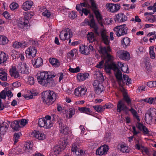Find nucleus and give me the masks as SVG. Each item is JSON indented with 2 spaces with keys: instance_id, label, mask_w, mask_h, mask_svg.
Returning <instances> with one entry per match:
<instances>
[{
  "instance_id": "f257e3e1",
  "label": "nucleus",
  "mask_w": 156,
  "mask_h": 156,
  "mask_svg": "<svg viewBox=\"0 0 156 156\" xmlns=\"http://www.w3.org/2000/svg\"><path fill=\"white\" fill-rule=\"evenodd\" d=\"M37 79L39 83L45 87H53L55 85V83L52 78L55 75H51L50 72H43L37 73Z\"/></svg>"
},
{
  "instance_id": "f03ea898",
  "label": "nucleus",
  "mask_w": 156,
  "mask_h": 156,
  "mask_svg": "<svg viewBox=\"0 0 156 156\" xmlns=\"http://www.w3.org/2000/svg\"><path fill=\"white\" fill-rule=\"evenodd\" d=\"M41 96L43 102L48 105L53 103L56 99V94L50 90L43 92Z\"/></svg>"
},
{
  "instance_id": "7ed1b4c3",
  "label": "nucleus",
  "mask_w": 156,
  "mask_h": 156,
  "mask_svg": "<svg viewBox=\"0 0 156 156\" xmlns=\"http://www.w3.org/2000/svg\"><path fill=\"white\" fill-rule=\"evenodd\" d=\"M99 74V76L98 78V80H95L93 84L95 93L98 94H100L105 90L104 86L100 83L104 81V77L102 74Z\"/></svg>"
},
{
  "instance_id": "20e7f679",
  "label": "nucleus",
  "mask_w": 156,
  "mask_h": 156,
  "mask_svg": "<svg viewBox=\"0 0 156 156\" xmlns=\"http://www.w3.org/2000/svg\"><path fill=\"white\" fill-rule=\"evenodd\" d=\"M117 111L119 113L123 111L126 114H127L130 111L135 116L137 115V113L136 111L133 108L129 109L128 107L125 105L122 100H120L118 102L117 106Z\"/></svg>"
},
{
  "instance_id": "39448f33",
  "label": "nucleus",
  "mask_w": 156,
  "mask_h": 156,
  "mask_svg": "<svg viewBox=\"0 0 156 156\" xmlns=\"http://www.w3.org/2000/svg\"><path fill=\"white\" fill-rule=\"evenodd\" d=\"M126 24L117 26L114 29V31L116 32V34L117 36L120 37L128 33V28L126 27Z\"/></svg>"
},
{
  "instance_id": "423d86ee",
  "label": "nucleus",
  "mask_w": 156,
  "mask_h": 156,
  "mask_svg": "<svg viewBox=\"0 0 156 156\" xmlns=\"http://www.w3.org/2000/svg\"><path fill=\"white\" fill-rule=\"evenodd\" d=\"M62 144H60V145L55 147L53 149V151H51L49 156H56L57 154H59L60 152L64 150L66 147L67 144L65 140Z\"/></svg>"
},
{
  "instance_id": "0eeeda50",
  "label": "nucleus",
  "mask_w": 156,
  "mask_h": 156,
  "mask_svg": "<svg viewBox=\"0 0 156 156\" xmlns=\"http://www.w3.org/2000/svg\"><path fill=\"white\" fill-rule=\"evenodd\" d=\"M26 16H25L23 21H20L18 24V26L20 28H24L25 29H27L29 21L28 19L31 18L33 16L31 14V12H27L26 14Z\"/></svg>"
},
{
  "instance_id": "6e6552de",
  "label": "nucleus",
  "mask_w": 156,
  "mask_h": 156,
  "mask_svg": "<svg viewBox=\"0 0 156 156\" xmlns=\"http://www.w3.org/2000/svg\"><path fill=\"white\" fill-rule=\"evenodd\" d=\"M116 55L120 59L128 61L130 59V54L126 51L119 50L116 52Z\"/></svg>"
},
{
  "instance_id": "1a4fd4ad",
  "label": "nucleus",
  "mask_w": 156,
  "mask_h": 156,
  "mask_svg": "<svg viewBox=\"0 0 156 156\" xmlns=\"http://www.w3.org/2000/svg\"><path fill=\"white\" fill-rule=\"evenodd\" d=\"M136 126L140 131H143L144 135H147L149 136L152 135L150 132L143 124L137 122L136 124Z\"/></svg>"
},
{
  "instance_id": "9d476101",
  "label": "nucleus",
  "mask_w": 156,
  "mask_h": 156,
  "mask_svg": "<svg viewBox=\"0 0 156 156\" xmlns=\"http://www.w3.org/2000/svg\"><path fill=\"white\" fill-rule=\"evenodd\" d=\"M105 69L106 72L108 73H111V70H113L114 71H116L118 69V67L115 63L110 64H105Z\"/></svg>"
},
{
  "instance_id": "9b49d317",
  "label": "nucleus",
  "mask_w": 156,
  "mask_h": 156,
  "mask_svg": "<svg viewBox=\"0 0 156 156\" xmlns=\"http://www.w3.org/2000/svg\"><path fill=\"white\" fill-rule=\"evenodd\" d=\"M87 91V89L84 87H78L75 90L74 94L78 97H82L85 95Z\"/></svg>"
},
{
  "instance_id": "f8f14e48",
  "label": "nucleus",
  "mask_w": 156,
  "mask_h": 156,
  "mask_svg": "<svg viewBox=\"0 0 156 156\" xmlns=\"http://www.w3.org/2000/svg\"><path fill=\"white\" fill-rule=\"evenodd\" d=\"M106 6L107 9L112 12H114L118 10L120 8L119 5L112 3L107 4Z\"/></svg>"
},
{
  "instance_id": "ddd939ff",
  "label": "nucleus",
  "mask_w": 156,
  "mask_h": 156,
  "mask_svg": "<svg viewBox=\"0 0 156 156\" xmlns=\"http://www.w3.org/2000/svg\"><path fill=\"white\" fill-rule=\"evenodd\" d=\"M127 19V17L122 13L115 15V18H114L115 22L117 23L123 22L126 21Z\"/></svg>"
},
{
  "instance_id": "4468645a",
  "label": "nucleus",
  "mask_w": 156,
  "mask_h": 156,
  "mask_svg": "<svg viewBox=\"0 0 156 156\" xmlns=\"http://www.w3.org/2000/svg\"><path fill=\"white\" fill-rule=\"evenodd\" d=\"M37 52L36 48L33 46H30L25 51L27 57L31 56L32 57H34L36 56Z\"/></svg>"
},
{
  "instance_id": "2eb2a0df",
  "label": "nucleus",
  "mask_w": 156,
  "mask_h": 156,
  "mask_svg": "<svg viewBox=\"0 0 156 156\" xmlns=\"http://www.w3.org/2000/svg\"><path fill=\"white\" fill-rule=\"evenodd\" d=\"M72 151L78 156H82L83 154V151L79 149L76 144L74 143L72 147Z\"/></svg>"
},
{
  "instance_id": "dca6fc26",
  "label": "nucleus",
  "mask_w": 156,
  "mask_h": 156,
  "mask_svg": "<svg viewBox=\"0 0 156 156\" xmlns=\"http://www.w3.org/2000/svg\"><path fill=\"white\" fill-rule=\"evenodd\" d=\"M18 69L20 72L23 74H28L29 73L28 69L27 68V65L25 63H19L18 65Z\"/></svg>"
},
{
  "instance_id": "f3484780",
  "label": "nucleus",
  "mask_w": 156,
  "mask_h": 156,
  "mask_svg": "<svg viewBox=\"0 0 156 156\" xmlns=\"http://www.w3.org/2000/svg\"><path fill=\"white\" fill-rule=\"evenodd\" d=\"M43 59L41 57H38L36 59L32 60L31 62L33 66L36 68H38L43 65Z\"/></svg>"
},
{
  "instance_id": "a211bd4d",
  "label": "nucleus",
  "mask_w": 156,
  "mask_h": 156,
  "mask_svg": "<svg viewBox=\"0 0 156 156\" xmlns=\"http://www.w3.org/2000/svg\"><path fill=\"white\" fill-rule=\"evenodd\" d=\"M108 150V148L107 147L101 146L96 150V154L97 155H99L105 154Z\"/></svg>"
},
{
  "instance_id": "6ab92c4d",
  "label": "nucleus",
  "mask_w": 156,
  "mask_h": 156,
  "mask_svg": "<svg viewBox=\"0 0 156 156\" xmlns=\"http://www.w3.org/2000/svg\"><path fill=\"white\" fill-rule=\"evenodd\" d=\"M6 97V93L5 90L2 91L0 93V110H3L5 106L2 104L1 99H5Z\"/></svg>"
},
{
  "instance_id": "aec40b11",
  "label": "nucleus",
  "mask_w": 156,
  "mask_h": 156,
  "mask_svg": "<svg viewBox=\"0 0 156 156\" xmlns=\"http://www.w3.org/2000/svg\"><path fill=\"white\" fill-rule=\"evenodd\" d=\"M97 9H92L93 11L94 12L96 15V17L97 19L98 23L100 25L101 27H103V25L102 23V17L101 16V14L97 10Z\"/></svg>"
},
{
  "instance_id": "412c9836",
  "label": "nucleus",
  "mask_w": 156,
  "mask_h": 156,
  "mask_svg": "<svg viewBox=\"0 0 156 156\" xmlns=\"http://www.w3.org/2000/svg\"><path fill=\"white\" fill-rule=\"evenodd\" d=\"M33 135L35 137L40 140H43L45 138V135L39 131H34L33 133Z\"/></svg>"
},
{
  "instance_id": "4be33fe9",
  "label": "nucleus",
  "mask_w": 156,
  "mask_h": 156,
  "mask_svg": "<svg viewBox=\"0 0 156 156\" xmlns=\"http://www.w3.org/2000/svg\"><path fill=\"white\" fill-rule=\"evenodd\" d=\"M89 75L88 73H79L77 75V77L79 81H84L88 78Z\"/></svg>"
},
{
  "instance_id": "5701e85b",
  "label": "nucleus",
  "mask_w": 156,
  "mask_h": 156,
  "mask_svg": "<svg viewBox=\"0 0 156 156\" xmlns=\"http://www.w3.org/2000/svg\"><path fill=\"white\" fill-rule=\"evenodd\" d=\"M33 2L30 1H27L23 3L22 5V8L25 11L29 10L33 5Z\"/></svg>"
},
{
  "instance_id": "b1692460",
  "label": "nucleus",
  "mask_w": 156,
  "mask_h": 156,
  "mask_svg": "<svg viewBox=\"0 0 156 156\" xmlns=\"http://www.w3.org/2000/svg\"><path fill=\"white\" fill-rule=\"evenodd\" d=\"M9 72L10 73L11 76H13L15 78H18L20 76L19 73L15 67H12L10 69Z\"/></svg>"
},
{
  "instance_id": "393cba45",
  "label": "nucleus",
  "mask_w": 156,
  "mask_h": 156,
  "mask_svg": "<svg viewBox=\"0 0 156 156\" xmlns=\"http://www.w3.org/2000/svg\"><path fill=\"white\" fill-rule=\"evenodd\" d=\"M50 63L55 67H58L60 65V63L57 59L50 58L49 60Z\"/></svg>"
},
{
  "instance_id": "a878e982",
  "label": "nucleus",
  "mask_w": 156,
  "mask_h": 156,
  "mask_svg": "<svg viewBox=\"0 0 156 156\" xmlns=\"http://www.w3.org/2000/svg\"><path fill=\"white\" fill-rule=\"evenodd\" d=\"M117 72L115 74V76L116 79L118 80V82L119 84H120L121 81L122 80V72L119 70L118 67V69L116 70Z\"/></svg>"
},
{
  "instance_id": "bb28decb",
  "label": "nucleus",
  "mask_w": 156,
  "mask_h": 156,
  "mask_svg": "<svg viewBox=\"0 0 156 156\" xmlns=\"http://www.w3.org/2000/svg\"><path fill=\"white\" fill-rule=\"evenodd\" d=\"M80 53L83 54L88 55L89 54V49L87 46H81L80 47Z\"/></svg>"
},
{
  "instance_id": "cd10ccee",
  "label": "nucleus",
  "mask_w": 156,
  "mask_h": 156,
  "mask_svg": "<svg viewBox=\"0 0 156 156\" xmlns=\"http://www.w3.org/2000/svg\"><path fill=\"white\" fill-rule=\"evenodd\" d=\"M20 121L15 120L13 121L11 124V126L12 129L16 131L19 130V128H20L19 125Z\"/></svg>"
},
{
  "instance_id": "c85d7f7f",
  "label": "nucleus",
  "mask_w": 156,
  "mask_h": 156,
  "mask_svg": "<svg viewBox=\"0 0 156 156\" xmlns=\"http://www.w3.org/2000/svg\"><path fill=\"white\" fill-rule=\"evenodd\" d=\"M32 144H31L30 142L29 141L26 143L24 144V149L27 152H30L32 149Z\"/></svg>"
},
{
  "instance_id": "c756f323",
  "label": "nucleus",
  "mask_w": 156,
  "mask_h": 156,
  "mask_svg": "<svg viewBox=\"0 0 156 156\" xmlns=\"http://www.w3.org/2000/svg\"><path fill=\"white\" fill-rule=\"evenodd\" d=\"M79 110L81 112L89 115H91L92 112L91 111L90 108L85 107H79Z\"/></svg>"
},
{
  "instance_id": "7c9ffc66",
  "label": "nucleus",
  "mask_w": 156,
  "mask_h": 156,
  "mask_svg": "<svg viewBox=\"0 0 156 156\" xmlns=\"http://www.w3.org/2000/svg\"><path fill=\"white\" fill-rule=\"evenodd\" d=\"M60 131L61 133L65 135H67L68 133L69 128L66 126H64L63 124L60 126Z\"/></svg>"
},
{
  "instance_id": "2f4dec72",
  "label": "nucleus",
  "mask_w": 156,
  "mask_h": 156,
  "mask_svg": "<svg viewBox=\"0 0 156 156\" xmlns=\"http://www.w3.org/2000/svg\"><path fill=\"white\" fill-rule=\"evenodd\" d=\"M130 40L128 37H125L122 39L121 41V44L122 45H124L125 47H127L130 44Z\"/></svg>"
},
{
  "instance_id": "473e14b6",
  "label": "nucleus",
  "mask_w": 156,
  "mask_h": 156,
  "mask_svg": "<svg viewBox=\"0 0 156 156\" xmlns=\"http://www.w3.org/2000/svg\"><path fill=\"white\" fill-rule=\"evenodd\" d=\"M93 108L98 112L100 113L105 109V108L101 105H96L92 106Z\"/></svg>"
},
{
  "instance_id": "72a5a7b5",
  "label": "nucleus",
  "mask_w": 156,
  "mask_h": 156,
  "mask_svg": "<svg viewBox=\"0 0 156 156\" xmlns=\"http://www.w3.org/2000/svg\"><path fill=\"white\" fill-rule=\"evenodd\" d=\"M112 56L109 53L105 57V59H106L105 62V64H110L113 63L112 61Z\"/></svg>"
},
{
  "instance_id": "f704fd0d",
  "label": "nucleus",
  "mask_w": 156,
  "mask_h": 156,
  "mask_svg": "<svg viewBox=\"0 0 156 156\" xmlns=\"http://www.w3.org/2000/svg\"><path fill=\"white\" fill-rule=\"evenodd\" d=\"M96 37L93 32H89L88 34L87 39L90 41H91V42H92L96 40Z\"/></svg>"
},
{
  "instance_id": "c9c22d12",
  "label": "nucleus",
  "mask_w": 156,
  "mask_h": 156,
  "mask_svg": "<svg viewBox=\"0 0 156 156\" xmlns=\"http://www.w3.org/2000/svg\"><path fill=\"white\" fill-rule=\"evenodd\" d=\"M120 148L118 147V149L122 153H128L129 150L128 149V147L123 144H121L119 146Z\"/></svg>"
},
{
  "instance_id": "e433bc0d",
  "label": "nucleus",
  "mask_w": 156,
  "mask_h": 156,
  "mask_svg": "<svg viewBox=\"0 0 156 156\" xmlns=\"http://www.w3.org/2000/svg\"><path fill=\"white\" fill-rule=\"evenodd\" d=\"M68 34V33H66L65 30H62L59 35L60 38L62 40L65 41L66 39V37Z\"/></svg>"
},
{
  "instance_id": "4c0bfd02",
  "label": "nucleus",
  "mask_w": 156,
  "mask_h": 156,
  "mask_svg": "<svg viewBox=\"0 0 156 156\" xmlns=\"http://www.w3.org/2000/svg\"><path fill=\"white\" fill-rule=\"evenodd\" d=\"M8 55H6V54L4 52H2L0 54V59L2 64L5 62L8 58Z\"/></svg>"
},
{
  "instance_id": "58836bf2",
  "label": "nucleus",
  "mask_w": 156,
  "mask_h": 156,
  "mask_svg": "<svg viewBox=\"0 0 156 156\" xmlns=\"http://www.w3.org/2000/svg\"><path fill=\"white\" fill-rule=\"evenodd\" d=\"M7 38L5 36H0V44L5 45L8 42Z\"/></svg>"
},
{
  "instance_id": "ea45409f",
  "label": "nucleus",
  "mask_w": 156,
  "mask_h": 156,
  "mask_svg": "<svg viewBox=\"0 0 156 156\" xmlns=\"http://www.w3.org/2000/svg\"><path fill=\"white\" fill-rule=\"evenodd\" d=\"M153 119V116L150 115L148 114L147 113H145V120L147 122H149V123L151 122Z\"/></svg>"
},
{
  "instance_id": "a19ab883",
  "label": "nucleus",
  "mask_w": 156,
  "mask_h": 156,
  "mask_svg": "<svg viewBox=\"0 0 156 156\" xmlns=\"http://www.w3.org/2000/svg\"><path fill=\"white\" fill-rule=\"evenodd\" d=\"M45 123H46V120L44 118L40 119L38 121V125L41 127H44Z\"/></svg>"
},
{
  "instance_id": "79ce46f5",
  "label": "nucleus",
  "mask_w": 156,
  "mask_h": 156,
  "mask_svg": "<svg viewBox=\"0 0 156 156\" xmlns=\"http://www.w3.org/2000/svg\"><path fill=\"white\" fill-rule=\"evenodd\" d=\"M0 79L4 81L7 80V74L5 72L0 73Z\"/></svg>"
},
{
  "instance_id": "37998d69",
  "label": "nucleus",
  "mask_w": 156,
  "mask_h": 156,
  "mask_svg": "<svg viewBox=\"0 0 156 156\" xmlns=\"http://www.w3.org/2000/svg\"><path fill=\"white\" fill-rule=\"evenodd\" d=\"M147 113L153 117L156 114V109L154 108H150Z\"/></svg>"
},
{
  "instance_id": "c03bdc74",
  "label": "nucleus",
  "mask_w": 156,
  "mask_h": 156,
  "mask_svg": "<svg viewBox=\"0 0 156 156\" xmlns=\"http://www.w3.org/2000/svg\"><path fill=\"white\" fill-rule=\"evenodd\" d=\"M21 135L20 132L16 133L14 134V144H16L18 141V139L20 136Z\"/></svg>"
},
{
  "instance_id": "a18cd8bd",
  "label": "nucleus",
  "mask_w": 156,
  "mask_h": 156,
  "mask_svg": "<svg viewBox=\"0 0 156 156\" xmlns=\"http://www.w3.org/2000/svg\"><path fill=\"white\" fill-rule=\"evenodd\" d=\"M149 48L150 50L149 54L150 58L153 59H154L155 58V54L154 51V47L153 46H151Z\"/></svg>"
},
{
  "instance_id": "49530a36",
  "label": "nucleus",
  "mask_w": 156,
  "mask_h": 156,
  "mask_svg": "<svg viewBox=\"0 0 156 156\" xmlns=\"http://www.w3.org/2000/svg\"><path fill=\"white\" fill-rule=\"evenodd\" d=\"M121 70L124 73H128L129 71L128 65L122 64L121 66Z\"/></svg>"
},
{
  "instance_id": "de8ad7c7",
  "label": "nucleus",
  "mask_w": 156,
  "mask_h": 156,
  "mask_svg": "<svg viewBox=\"0 0 156 156\" xmlns=\"http://www.w3.org/2000/svg\"><path fill=\"white\" fill-rule=\"evenodd\" d=\"M99 48L100 50L99 51V52L100 53H101L103 55H104L105 54H106L107 55V53H108L107 51L106 48V47H100Z\"/></svg>"
},
{
  "instance_id": "09e8293b",
  "label": "nucleus",
  "mask_w": 156,
  "mask_h": 156,
  "mask_svg": "<svg viewBox=\"0 0 156 156\" xmlns=\"http://www.w3.org/2000/svg\"><path fill=\"white\" fill-rule=\"evenodd\" d=\"M123 99L126 101L128 105L130 104L131 100L127 95L123 94Z\"/></svg>"
},
{
  "instance_id": "8fccbe9b",
  "label": "nucleus",
  "mask_w": 156,
  "mask_h": 156,
  "mask_svg": "<svg viewBox=\"0 0 156 156\" xmlns=\"http://www.w3.org/2000/svg\"><path fill=\"white\" fill-rule=\"evenodd\" d=\"M75 112V109L73 108H71L69 109V119H70L72 117Z\"/></svg>"
},
{
  "instance_id": "3c124183",
  "label": "nucleus",
  "mask_w": 156,
  "mask_h": 156,
  "mask_svg": "<svg viewBox=\"0 0 156 156\" xmlns=\"http://www.w3.org/2000/svg\"><path fill=\"white\" fill-rule=\"evenodd\" d=\"M18 6V4L14 2H12L9 6V7L12 10H14L16 9Z\"/></svg>"
},
{
  "instance_id": "603ef678",
  "label": "nucleus",
  "mask_w": 156,
  "mask_h": 156,
  "mask_svg": "<svg viewBox=\"0 0 156 156\" xmlns=\"http://www.w3.org/2000/svg\"><path fill=\"white\" fill-rule=\"evenodd\" d=\"M0 129L1 130V134L4 135L7 130L8 128H7V126H5V127H4V126H1L0 128Z\"/></svg>"
},
{
  "instance_id": "864d4df0",
  "label": "nucleus",
  "mask_w": 156,
  "mask_h": 156,
  "mask_svg": "<svg viewBox=\"0 0 156 156\" xmlns=\"http://www.w3.org/2000/svg\"><path fill=\"white\" fill-rule=\"evenodd\" d=\"M90 27L92 28H94L96 26H97L96 25L95 23V20L94 19V18H92L89 22V23L88 24Z\"/></svg>"
},
{
  "instance_id": "5fc2aeb1",
  "label": "nucleus",
  "mask_w": 156,
  "mask_h": 156,
  "mask_svg": "<svg viewBox=\"0 0 156 156\" xmlns=\"http://www.w3.org/2000/svg\"><path fill=\"white\" fill-rule=\"evenodd\" d=\"M53 124L50 121L46 120V123H45L44 128H49L52 126Z\"/></svg>"
},
{
  "instance_id": "6e6d98bb",
  "label": "nucleus",
  "mask_w": 156,
  "mask_h": 156,
  "mask_svg": "<svg viewBox=\"0 0 156 156\" xmlns=\"http://www.w3.org/2000/svg\"><path fill=\"white\" fill-rule=\"evenodd\" d=\"M91 4V7L92 9H97L98 7L97 6V4L95 3V1L94 0H89Z\"/></svg>"
},
{
  "instance_id": "4d7b16f0",
  "label": "nucleus",
  "mask_w": 156,
  "mask_h": 156,
  "mask_svg": "<svg viewBox=\"0 0 156 156\" xmlns=\"http://www.w3.org/2000/svg\"><path fill=\"white\" fill-rule=\"evenodd\" d=\"M104 60H102L101 61L99 62V64H97L96 66V67L97 68L101 69L103 67L104 64Z\"/></svg>"
},
{
  "instance_id": "13d9d810",
  "label": "nucleus",
  "mask_w": 156,
  "mask_h": 156,
  "mask_svg": "<svg viewBox=\"0 0 156 156\" xmlns=\"http://www.w3.org/2000/svg\"><path fill=\"white\" fill-rule=\"evenodd\" d=\"M147 85L149 87H152L156 86V81L152 82L150 81L147 83Z\"/></svg>"
},
{
  "instance_id": "bf43d9fd",
  "label": "nucleus",
  "mask_w": 156,
  "mask_h": 156,
  "mask_svg": "<svg viewBox=\"0 0 156 156\" xmlns=\"http://www.w3.org/2000/svg\"><path fill=\"white\" fill-rule=\"evenodd\" d=\"M84 13L86 16H87L88 13H90V11L88 10L86 8L82 9V12L81 13V16H83V13Z\"/></svg>"
},
{
  "instance_id": "052dcab7",
  "label": "nucleus",
  "mask_w": 156,
  "mask_h": 156,
  "mask_svg": "<svg viewBox=\"0 0 156 156\" xmlns=\"http://www.w3.org/2000/svg\"><path fill=\"white\" fill-rule=\"evenodd\" d=\"M69 16L72 19H74L77 16V15L75 13V12L72 11L71 13H70L69 14Z\"/></svg>"
},
{
  "instance_id": "680f3d73",
  "label": "nucleus",
  "mask_w": 156,
  "mask_h": 156,
  "mask_svg": "<svg viewBox=\"0 0 156 156\" xmlns=\"http://www.w3.org/2000/svg\"><path fill=\"white\" fill-rule=\"evenodd\" d=\"M8 88V87H6L5 89H6V96H7L9 98H11L13 96V94L10 90H8L7 91V89Z\"/></svg>"
},
{
  "instance_id": "e2e57ef3",
  "label": "nucleus",
  "mask_w": 156,
  "mask_h": 156,
  "mask_svg": "<svg viewBox=\"0 0 156 156\" xmlns=\"http://www.w3.org/2000/svg\"><path fill=\"white\" fill-rule=\"evenodd\" d=\"M11 56L13 59H16L18 57L17 52L16 51H12L11 52Z\"/></svg>"
},
{
  "instance_id": "0e129e2a",
  "label": "nucleus",
  "mask_w": 156,
  "mask_h": 156,
  "mask_svg": "<svg viewBox=\"0 0 156 156\" xmlns=\"http://www.w3.org/2000/svg\"><path fill=\"white\" fill-rule=\"evenodd\" d=\"M147 103H149L150 104H155V101L154 100V98H148Z\"/></svg>"
},
{
  "instance_id": "69168bd1",
  "label": "nucleus",
  "mask_w": 156,
  "mask_h": 156,
  "mask_svg": "<svg viewBox=\"0 0 156 156\" xmlns=\"http://www.w3.org/2000/svg\"><path fill=\"white\" fill-rule=\"evenodd\" d=\"M42 15L48 18L51 16L50 12L48 10L45 11L42 13Z\"/></svg>"
},
{
  "instance_id": "338daca9",
  "label": "nucleus",
  "mask_w": 156,
  "mask_h": 156,
  "mask_svg": "<svg viewBox=\"0 0 156 156\" xmlns=\"http://www.w3.org/2000/svg\"><path fill=\"white\" fill-rule=\"evenodd\" d=\"M102 38V39L104 43L105 44L107 45H108L109 44V41H108V36H106L105 37Z\"/></svg>"
},
{
  "instance_id": "774afa93",
  "label": "nucleus",
  "mask_w": 156,
  "mask_h": 156,
  "mask_svg": "<svg viewBox=\"0 0 156 156\" xmlns=\"http://www.w3.org/2000/svg\"><path fill=\"white\" fill-rule=\"evenodd\" d=\"M82 9H83V7H82L80 4L76 5V9L78 11H79V12L80 13L82 12Z\"/></svg>"
}]
</instances>
